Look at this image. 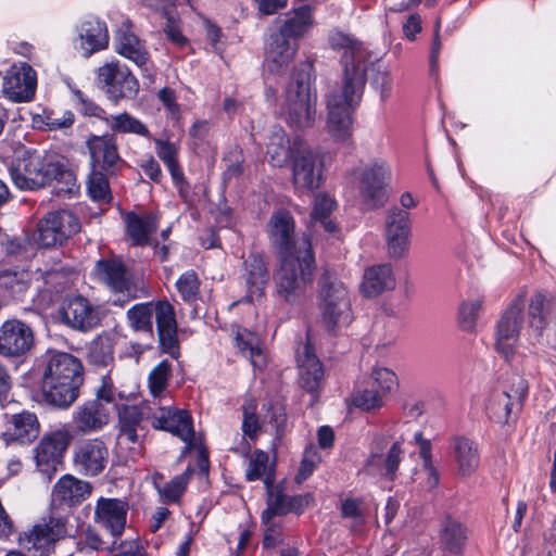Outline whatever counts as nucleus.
I'll use <instances>...</instances> for the list:
<instances>
[{
	"label": "nucleus",
	"instance_id": "nucleus-12",
	"mask_svg": "<svg viewBox=\"0 0 556 556\" xmlns=\"http://www.w3.org/2000/svg\"><path fill=\"white\" fill-rule=\"evenodd\" d=\"M73 435L65 427L47 432L34 448L36 467L50 480L62 466L63 456Z\"/></svg>",
	"mask_w": 556,
	"mask_h": 556
},
{
	"label": "nucleus",
	"instance_id": "nucleus-17",
	"mask_svg": "<svg viewBox=\"0 0 556 556\" xmlns=\"http://www.w3.org/2000/svg\"><path fill=\"white\" fill-rule=\"evenodd\" d=\"M108 460L109 450L101 439H83L73 447V467L83 476L100 475L105 469Z\"/></svg>",
	"mask_w": 556,
	"mask_h": 556
},
{
	"label": "nucleus",
	"instance_id": "nucleus-44",
	"mask_svg": "<svg viewBox=\"0 0 556 556\" xmlns=\"http://www.w3.org/2000/svg\"><path fill=\"white\" fill-rule=\"evenodd\" d=\"M440 536L441 543L452 553H459L467 540L466 529L451 517L442 521Z\"/></svg>",
	"mask_w": 556,
	"mask_h": 556
},
{
	"label": "nucleus",
	"instance_id": "nucleus-32",
	"mask_svg": "<svg viewBox=\"0 0 556 556\" xmlns=\"http://www.w3.org/2000/svg\"><path fill=\"white\" fill-rule=\"evenodd\" d=\"M40 434V422L36 414L23 410L13 414L8 422L7 430L3 432V439L7 443L17 442L29 444Z\"/></svg>",
	"mask_w": 556,
	"mask_h": 556
},
{
	"label": "nucleus",
	"instance_id": "nucleus-39",
	"mask_svg": "<svg viewBox=\"0 0 556 556\" xmlns=\"http://www.w3.org/2000/svg\"><path fill=\"white\" fill-rule=\"evenodd\" d=\"M235 341L240 353L250 359L255 369H262L267 364V356L261 339L254 332L238 328Z\"/></svg>",
	"mask_w": 556,
	"mask_h": 556
},
{
	"label": "nucleus",
	"instance_id": "nucleus-42",
	"mask_svg": "<svg viewBox=\"0 0 556 556\" xmlns=\"http://www.w3.org/2000/svg\"><path fill=\"white\" fill-rule=\"evenodd\" d=\"M453 453L458 471L462 476H470L479 466L477 446L466 438H456L453 441Z\"/></svg>",
	"mask_w": 556,
	"mask_h": 556
},
{
	"label": "nucleus",
	"instance_id": "nucleus-23",
	"mask_svg": "<svg viewBox=\"0 0 556 556\" xmlns=\"http://www.w3.org/2000/svg\"><path fill=\"white\" fill-rule=\"evenodd\" d=\"M60 313L65 325L84 332L96 328L100 323L99 307L81 295L67 296Z\"/></svg>",
	"mask_w": 556,
	"mask_h": 556
},
{
	"label": "nucleus",
	"instance_id": "nucleus-45",
	"mask_svg": "<svg viewBox=\"0 0 556 556\" xmlns=\"http://www.w3.org/2000/svg\"><path fill=\"white\" fill-rule=\"evenodd\" d=\"M105 122L114 132L135 134L146 138L150 137V131L146 125L128 113L111 115L105 118Z\"/></svg>",
	"mask_w": 556,
	"mask_h": 556
},
{
	"label": "nucleus",
	"instance_id": "nucleus-10",
	"mask_svg": "<svg viewBox=\"0 0 556 556\" xmlns=\"http://www.w3.org/2000/svg\"><path fill=\"white\" fill-rule=\"evenodd\" d=\"M527 291L520 290L501 316L495 331V349L507 361L511 359L520 341Z\"/></svg>",
	"mask_w": 556,
	"mask_h": 556
},
{
	"label": "nucleus",
	"instance_id": "nucleus-13",
	"mask_svg": "<svg viewBox=\"0 0 556 556\" xmlns=\"http://www.w3.org/2000/svg\"><path fill=\"white\" fill-rule=\"evenodd\" d=\"M80 230L77 217L67 210L49 213L39 224L34 240L43 248L62 245Z\"/></svg>",
	"mask_w": 556,
	"mask_h": 556
},
{
	"label": "nucleus",
	"instance_id": "nucleus-61",
	"mask_svg": "<svg viewBox=\"0 0 556 556\" xmlns=\"http://www.w3.org/2000/svg\"><path fill=\"white\" fill-rule=\"evenodd\" d=\"M73 93L76 97L77 110L80 113H83L86 116H94L104 121L105 118H108L105 115V111L101 109L99 105H97L93 101L85 97L80 90L74 89Z\"/></svg>",
	"mask_w": 556,
	"mask_h": 556
},
{
	"label": "nucleus",
	"instance_id": "nucleus-16",
	"mask_svg": "<svg viewBox=\"0 0 556 556\" xmlns=\"http://www.w3.org/2000/svg\"><path fill=\"white\" fill-rule=\"evenodd\" d=\"M113 45L117 54L135 63L141 70L142 77L151 84L154 83L155 70L150 53L128 25H123L116 30Z\"/></svg>",
	"mask_w": 556,
	"mask_h": 556
},
{
	"label": "nucleus",
	"instance_id": "nucleus-48",
	"mask_svg": "<svg viewBox=\"0 0 556 556\" xmlns=\"http://www.w3.org/2000/svg\"><path fill=\"white\" fill-rule=\"evenodd\" d=\"M30 274L27 270L0 271V288L7 290L13 298L22 295L28 288Z\"/></svg>",
	"mask_w": 556,
	"mask_h": 556
},
{
	"label": "nucleus",
	"instance_id": "nucleus-20",
	"mask_svg": "<svg viewBox=\"0 0 556 556\" xmlns=\"http://www.w3.org/2000/svg\"><path fill=\"white\" fill-rule=\"evenodd\" d=\"M152 426L155 429L165 430L184 441L188 448L198 446L194 435L192 418L185 409L174 406H161L152 415Z\"/></svg>",
	"mask_w": 556,
	"mask_h": 556
},
{
	"label": "nucleus",
	"instance_id": "nucleus-1",
	"mask_svg": "<svg viewBox=\"0 0 556 556\" xmlns=\"http://www.w3.org/2000/svg\"><path fill=\"white\" fill-rule=\"evenodd\" d=\"M83 370L76 356L60 351L49 352L40 382L45 403L60 409L72 406L79 394Z\"/></svg>",
	"mask_w": 556,
	"mask_h": 556
},
{
	"label": "nucleus",
	"instance_id": "nucleus-33",
	"mask_svg": "<svg viewBox=\"0 0 556 556\" xmlns=\"http://www.w3.org/2000/svg\"><path fill=\"white\" fill-rule=\"evenodd\" d=\"M298 364L302 388L308 392L317 391L324 377V370L311 343H305L298 351Z\"/></svg>",
	"mask_w": 556,
	"mask_h": 556
},
{
	"label": "nucleus",
	"instance_id": "nucleus-36",
	"mask_svg": "<svg viewBox=\"0 0 556 556\" xmlns=\"http://www.w3.org/2000/svg\"><path fill=\"white\" fill-rule=\"evenodd\" d=\"M314 26L313 10L309 5H302L290 12L282 21L277 33L285 39L296 42Z\"/></svg>",
	"mask_w": 556,
	"mask_h": 556
},
{
	"label": "nucleus",
	"instance_id": "nucleus-37",
	"mask_svg": "<svg viewBox=\"0 0 556 556\" xmlns=\"http://www.w3.org/2000/svg\"><path fill=\"white\" fill-rule=\"evenodd\" d=\"M97 275L115 293L130 294V281L125 265L118 260L99 261Z\"/></svg>",
	"mask_w": 556,
	"mask_h": 556
},
{
	"label": "nucleus",
	"instance_id": "nucleus-2",
	"mask_svg": "<svg viewBox=\"0 0 556 556\" xmlns=\"http://www.w3.org/2000/svg\"><path fill=\"white\" fill-rule=\"evenodd\" d=\"M13 184L22 190H35L56 181L58 192L72 193L76 187L75 174L63 159L55 154L26 152L11 168Z\"/></svg>",
	"mask_w": 556,
	"mask_h": 556
},
{
	"label": "nucleus",
	"instance_id": "nucleus-55",
	"mask_svg": "<svg viewBox=\"0 0 556 556\" xmlns=\"http://www.w3.org/2000/svg\"><path fill=\"white\" fill-rule=\"evenodd\" d=\"M199 279L193 270L184 273L177 280L176 287L185 301H194L199 294Z\"/></svg>",
	"mask_w": 556,
	"mask_h": 556
},
{
	"label": "nucleus",
	"instance_id": "nucleus-49",
	"mask_svg": "<svg viewBox=\"0 0 556 556\" xmlns=\"http://www.w3.org/2000/svg\"><path fill=\"white\" fill-rule=\"evenodd\" d=\"M369 387L384 399L387 394L391 393L397 387V378L391 369L376 367L372 369Z\"/></svg>",
	"mask_w": 556,
	"mask_h": 556
},
{
	"label": "nucleus",
	"instance_id": "nucleus-14",
	"mask_svg": "<svg viewBox=\"0 0 556 556\" xmlns=\"http://www.w3.org/2000/svg\"><path fill=\"white\" fill-rule=\"evenodd\" d=\"M267 233L278 256L298 254L302 241H305L308 249H312L311 238L304 233L301 236L295 233L294 218L286 210H279L271 215L267 225Z\"/></svg>",
	"mask_w": 556,
	"mask_h": 556
},
{
	"label": "nucleus",
	"instance_id": "nucleus-7",
	"mask_svg": "<svg viewBox=\"0 0 556 556\" xmlns=\"http://www.w3.org/2000/svg\"><path fill=\"white\" fill-rule=\"evenodd\" d=\"M316 94L311 89L309 74L305 71L294 73L288 85L281 115L294 129H306L316 119Z\"/></svg>",
	"mask_w": 556,
	"mask_h": 556
},
{
	"label": "nucleus",
	"instance_id": "nucleus-43",
	"mask_svg": "<svg viewBox=\"0 0 556 556\" xmlns=\"http://www.w3.org/2000/svg\"><path fill=\"white\" fill-rule=\"evenodd\" d=\"M126 226L129 237L136 244H148L150 235L157 228L156 216L150 213L142 216L128 213L126 215Z\"/></svg>",
	"mask_w": 556,
	"mask_h": 556
},
{
	"label": "nucleus",
	"instance_id": "nucleus-59",
	"mask_svg": "<svg viewBox=\"0 0 556 556\" xmlns=\"http://www.w3.org/2000/svg\"><path fill=\"white\" fill-rule=\"evenodd\" d=\"M269 457L263 451H256L250 459L245 477L249 481H254L267 473Z\"/></svg>",
	"mask_w": 556,
	"mask_h": 556
},
{
	"label": "nucleus",
	"instance_id": "nucleus-4",
	"mask_svg": "<svg viewBox=\"0 0 556 556\" xmlns=\"http://www.w3.org/2000/svg\"><path fill=\"white\" fill-rule=\"evenodd\" d=\"M364 87L365 78L362 71L348 72L343 85L328 94L326 130L334 140L346 141L352 136L351 110L359 103Z\"/></svg>",
	"mask_w": 556,
	"mask_h": 556
},
{
	"label": "nucleus",
	"instance_id": "nucleus-60",
	"mask_svg": "<svg viewBox=\"0 0 556 556\" xmlns=\"http://www.w3.org/2000/svg\"><path fill=\"white\" fill-rule=\"evenodd\" d=\"M264 526L263 546L274 548L283 543L282 526L280 521L269 519L268 522H262Z\"/></svg>",
	"mask_w": 556,
	"mask_h": 556
},
{
	"label": "nucleus",
	"instance_id": "nucleus-53",
	"mask_svg": "<svg viewBox=\"0 0 556 556\" xmlns=\"http://www.w3.org/2000/svg\"><path fill=\"white\" fill-rule=\"evenodd\" d=\"M170 375V365L167 361L159 363L149 375V388L154 397L163 394Z\"/></svg>",
	"mask_w": 556,
	"mask_h": 556
},
{
	"label": "nucleus",
	"instance_id": "nucleus-57",
	"mask_svg": "<svg viewBox=\"0 0 556 556\" xmlns=\"http://www.w3.org/2000/svg\"><path fill=\"white\" fill-rule=\"evenodd\" d=\"M320 462V456L316 447L309 446L304 451V455L299 468V472L295 477L299 483L306 480L315 470L316 466Z\"/></svg>",
	"mask_w": 556,
	"mask_h": 556
},
{
	"label": "nucleus",
	"instance_id": "nucleus-56",
	"mask_svg": "<svg viewBox=\"0 0 556 556\" xmlns=\"http://www.w3.org/2000/svg\"><path fill=\"white\" fill-rule=\"evenodd\" d=\"M353 404L366 412L380 408L383 405V399L375 390L366 388L355 392Z\"/></svg>",
	"mask_w": 556,
	"mask_h": 556
},
{
	"label": "nucleus",
	"instance_id": "nucleus-34",
	"mask_svg": "<svg viewBox=\"0 0 556 556\" xmlns=\"http://www.w3.org/2000/svg\"><path fill=\"white\" fill-rule=\"evenodd\" d=\"M395 287V278L391 265H372L365 269L361 283V292L364 296L375 298L384 291Z\"/></svg>",
	"mask_w": 556,
	"mask_h": 556
},
{
	"label": "nucleus",
	"instance_id": "nucleus-26",
	"mask_svg": "<svg viewBox=\"0 0 556 556\" xmlns=\"http://www.w3.org/2000/svg\"><path fill=\"white\" fill-rule=\"evenodd\" d=\"M329 45L332 49L343 52V80H346L348 72L354 73L356 71H362L363 77L366 79L365 56L367 53L362 42L349 34L333 29L329 34Z\"/></svg>",
	"mask_w": 556,
	"mask_h": 556
},
{
	"label": "nucleus",
	"instance_id": "nucleus-28",
	"mask_svg": "<svg viewBox=\"0 0 556 556\" xmlns=\"http://www.w3.org/2000/svg\"><path fill=\"white\" fill-rule=\"evenodd\" d=\"M128 505L118 498L98 500L94 521L106 529L113 538H119L126 527Z\"/></svg>",
	"mask_w": 556,
	"mask_h": 556
},
{
	"label": "nucleus",
	"instance_id": "nucleus-9",
	"mask_svg": "<svg viewBox=\"0 0 556 556\" xmlns=\"http://www.w3.org/2000/svg\"><path fill=\"white\" fill-rule=\"evenodd\" d=\"M324 160L301 137L294 138V157L291 163L292 184L300 192H312L324 182Z\"/></svg>",
	"mask_w": 556,
	"mask_h": 556
},
{
	"label": "nucleus",
	"instance_id": "nucleus-54",
	"mask_svg": "<svg viewBox=\"0 0 556 556\" xmlns=\"http://www.w3.org/2000/svg\"><path fill=\"white\" fill-rule=\"evenodd\" d=\"M88 192L90 198L99 203L111 201L109 181L101 173H92L88 181Z\"/></svg>",
	"mask_w": 556,
	"mask_h": 556
},
{
	"label": "nucleus",
	"instance_id": "nucleus-8",
	"mask_svg": "<svg viewBox=\"0 0 556 556\" xmlns=\"http://www.w3.org/2000/svg\"><path fill=\"white\" fill-rule=\"evenodd\" d=\"M319 306L329 329L348 326L352 320L348 290L333 275L325 274L319 280Z\"/></svg>",
	"mask_w": 556,
	"mask_h": 556
},
{
	"label": "nucleus",
	"instance_id": "nucleus-62",
	"mask_svg": "<svg viewBox=\"0 0 556 556\" xmlns=\"http://www.w3.org/2000/svg\"><path fill=\"white\" fill-rule=\"evenodd\" d=\"M165 17L166 24L164 26V33L167 39L178 47L185 46L187 38L181 33L179 18L174 16L170 12H166Z\"/></svg>",
	"mask_w": 556,
	"mask_h": 556
},
{
	"label": "nucleus",
	"instance_id": "nucleus-24",
	"mask_svg": "<svg viewBox=\"0 0 556 556\" xmlns=\"http://www.w3.org/2000/svg\"><path fill=\"white\" fill-rule=\"evenodd\" d=\"M409 214L399 207L389 210L386 216V240L392 257H403L409 249Z\"/></svg>",
	"mask_w": 556,
	"mask_h": 556
},
{
	"label": "nucleus",
	"instance_id": "nucleus-58",
	"mask_svg": "<svg viewBox=\"0 0 556 556\" xmlns=\"http://www.w3.org/2000/svg\"><path fill=\"white\" fill-rule=\"evenodd\" d=\"M90 359L97 365H108L113 359L112 344L109 339H99L91 343Z\"/></svg>",
	"mask_w": 556,
	"mask_h": 556
},
{
	"label": "nucleus",
	"instance_id": "nucleus-30",
	"mask_svg": "<svg viewBox=\"0 0 556 556\" xmlns=\"http://www.w3.org/2000/svg\"><path fill=\"white\" fill-rule=\"evenodd\" d=\"M77 31L78 36L74 41V48L84 58H89L109 46L106 25L97 18L85 20Z\"/></svg>",
	"mask_w": 556,
	"mask_h": 556
},
{
	"label": "nucleus",
	"instance_id": "nucleus-18",
	"mask_svg": "<svg viewBox=\"0 0 556 556\" xmlns=\"http://www.w3.org/2000/svg\"><path fill=\"white\" fill-rule=\"evenodd\" d=\"M31 327L17 318H10L0 325V355L5 358L25 356L34 346Z\"/></svg>",
	"mask_w": 556,
	"mask_h": 556
},
{
	"label": "nucleus",
	"instance_id": "nucleus-47",
	"mask_svg": "<svg viewBox=\"0 0 556 556\" xmlns=\"http://www.w3.org/2000/svg\"><path fill=\"white\" fill-rule=\"evenodd\" d=\"M193 470L188 468L180 476L174 477L169 482L163 486L159 485L154 479V485L161 496L163 503H177L186 491L190 477Z\"/></svg>",
	"mask_w": 556,
	"mask_h": 556
},
{
	"label": "nucleus",
	"instance_id": "nucleus-51",
	"mask_svg": "<svg viewBox=\"0 0 556 556\" xmlns=\"http://www.w3.org/2000/svg\"><path fill=\"white\" fill-rule=\"evenodd\" d=\"M481 299L464 301L458 308V325L464 331L472 332L476 329L479 313L482 309Z\"/></svg>",
	"mask_w": 556,
	"mask_h": 556
},
{
	"label": "nucleus",
	"instance_id": "nucleus-64",
	"mask_svg": "<svg viewBox=\"0 0 556 556\" xmlns=\"http://www.w3.org/2000/svg\"><path fill=\"white\" fill-rule=\"evenodd\" d=\"M258 428L260 425L255 416V405L250 403L244 406L242 431L244 435L253 439L256 435Z\"/></svg>",
	"mask_w": 556,
	"mask_h": 556
},
{
	"label": "nucleus",
	"instance_id": "nucleus-46",
	"mask_svg": "<svg viewBox=\"0 0 556 556\" xmlns=\"http://www.w3.org/2000/svg\"><path fill=\"white\" fill-rule=\"evenodd\" d=\"M336 208V201L327 193H318L315 198L314 208L311 214L312 223H320L327 232L336 230V224L329 218Z\"/></svg>",
	"mask_w": 556,
	"mask_h": 556
},
{
	"label": "nucleus",
	"instance_id": "nucleus-40",
	"mask_svg": "<svg viewBox=\"0 0 556 556\" xmlns=\"http://www.w3.org/2000/svg\"><path fill=\"white\" fill-rule=\"evenodd\" d=\"M245 270L247 298L249 301H254L264 294L268 282V270L264 261L255 255L245 261Z\"/></svg>",
	"mask_w": 556,
	"mask_h": 556
},
{
	"label": "nucleus",
	"instance_id": "nucleus-63",
	"mask_svg": "<svg viewBox=\"0 0 556 556\" xmlns=\"http://www.w3.org/2000/svg\"><path fill=\"white\" fill-rule=\"evenodd\" d=\"M371 85L379 93L381 101H386L390 98L392 92V78L387 71H377Z\"/></svg>",
	"mask_w": 556,
	"mask_h": 556
},
{
	"label": "nucleus",
	"instance_id": "nucleus-6",
	"mask_svg": "<svg viewBox=\"0 0 556 556\" xmlns=\"http://www.w3.org/2000/svg\"><path fill=\"white\" fill-rule=\"evenodd\" d=\"M391 176V167L383 159L359 162L348 172V179L357 190L359 201L366 210L384 206Z\"/></svg>",
	"mask_w": 556,
	"mask_h": 556
},
{
	"label": "nucleus",
	"instance_id": "nucleus-27",
	"mask_svg": "<svg viewBox=\"0 0 556 556\" xmlns=\"http://www.w3.org/2000/svg\"><path fill=\"white\" fill-rule=\"evenodd\" d=\"M298 49V42L285 39L275 33L271 34L265 49V70L276 76L285 74L292 63Z\"/></svg>",
	"mask_w": 556,
	"mask_h": 556
},
{
	"label": "nucleus",
	"instance_id": "nucleus-38",
	"mask_svg": "<svg viewBox=\"0 0 556 556\" xmlns=\"http://www.w3.org/2000/svg\"><path fill=\"white\" fill-rule=\"evenodd\" d=\"M266 154L273 166L282 167L294 157V140L291 141L282 128L275 127L268 137Z\"/></svg>",
	"mask_w": 556,
	"mask_h": 556
},
{
	"label": "nucleus",
	"instance_id": "nucleus-35",
	"mask_svg": "<svg viewBox=\"0 0 556 556\" xmlns=\"http://www.w3.org/2000/svg\"><path fill=\"white\" fill-rule=\"evenodd\" d=\"M403 454L401 442L395 441L386 456L372 453L366 462L365 470L370 476H380L393 481Z\"/></svg>",
	"mask_w": 556,
	"mask_h": 556
},
{
	"label": "nucleus",
	"instance_id": "nucleus-11",
	"mask_svg": "<svg viewBox=\"0 0 556 556\" xmlns=\"http://www.w3.org/2000/svg\"><path fill=\"white\" fill-rule=\"evenodd\" d=\"M96 80L105 94L115 101L134 99L139 92V81L129 67L112 59L97 68Z\"/></svg>",
	"mask_w": 556,
	"mask_h": 556
},
{
	"label": "nucleus",
	"instance_id": "nucleus-22",
	"mask_svg": "<svg viewBox=\"0 0 556 556\" xmlns=\"http://www.w3.org/2000/svg\"><path fill=\"white\" fill-rule=\"evenodd\" d=\"M66 533V520L60 516H49L34 526L22 542L28 551H34L42 556L48 554L53 544L64 538Z\"/></svg>",
	"mask_w": 556,
	"mask_h": 556
},
{
	"label": "nucleus",
	"instance_id": "nucleus-52",
	"mask_svg": "<svg viewBox=\"0 0 556 556\" xmlns=\"http://www.w3.org/2000/svg\"><path fill=\"white\" fill-rule=\"evenodd\" d=\"M117 445L122 451L127 450L129 457L132 460L141 455L142 446L138 440L137 431L132 426L124 425L121 428L119 434L117 437Z\"/></svg>",
	"mask_w": 556,
	"mask_h": 556
},
{
	"label": "nucleus",
	"instance_id": "nucleus-29",
	"mask_svg": "<svg viewBox=\"0 0 556 556\" xmlns=\"http://www.w3.org/2000/svg\"><path fill=\"white\" fill-rule=\"evenodd\" d=\"M111 407L100 400H90L78 406L73 415L76 430L83 434L101 431L110 420Z\"/></svg>",
	"mask_w": 556,
	"mask_h": 556
},
{
	"label": "nucleus",
	"instance_id": "nucleus-3",
	"mask_svg": "<svg viewBox=\"0 0 556 556\" xmlns=\"http://www.w3.org/2000/svg\"><path fill=\"white\" fill-rule=\"evenodd\" d=\"M279 257V266L274 274L275 292L279 299L289 303H300L313 282L315 257L305 241L301 242L298 254Z\"/></svg>",
	"mask_w": 556,
	"mask_h": 556
},
{
	"label": "nucleus",
	"instance_id": "nucleus-41",
	"mask_svg": "<svg viewBox=\"0 0 556 556\" xmlns=\"http://www.w3.org/2000/svg\"><path fill=\"white\" fill-rule=\"evenodd\" d=\"M88 147L93 161L101 164L105 170H114L122 163L112 137H93L88 141Z\"/></svg>",
	"mask_w": 556,
	"mask_h": 556
},
{
	"label": "nucleus",
	"instance_id": "nucleus-21",
	"mask_svg": "<svg viewBox=\"0 0 556 556\" xmlns=\"http://www.w3.org/2000/svg\"><path fill=\"white\" fill-rule=\"evenodd\" d=\"M37 76L31 66L25 62L13 64L3 77L2 92L11 101L28 102L36 91Z\"/></svg>",
	"mask_w": 556,
	"mask_h": 556
},
{
	"label": "nucleus",
	"instance_id": "nucleus-31",
	"mask_svg": "<svg viewBox=\"0 0 556 556\" xmlns=\"http://www.w3.org/2000/svg\"><path fill=\"white\" fill-rule=\"evenodd\" d=\"M91 490L89 482L72 475H64L53 486L52 503L72 507L84 502L91 494Z\"/></svg>",
	"mask_w": 556,
	"mask_h": 556
},
{
	"label": "nucleus",
	"instance_id": "nucleus-50",
	"mask_svg": "<svg viewBox=\"0 0 556 556\" xmlns=\"http://www.w3.org/2000/svg\"><path fill=\"white\" fill-rule=\"evenodd\" d=\"M74 123V114L71 111L43 112L34 117V124L37 127L46 126L49 130H59L70 128Z\"/></svg>",
	"mask_w": 556,
	"mask_h": 556
},
{
	"label": "nucleus",
	"instance_id": "nucleus-15",
	"mask_svg": "<svg viewBox=\"0 0 556 556\" xmlns=\"http://www.w3.org/2000/svg\"><path fill=\"white\" fill-rule=\"evenodd\" d=\"M528 394V383L520 376H513L509 386L490 397L486 410L491 419L501 425H507L513 416L520 410Z\"/></svg>",
	"mask_w": 556,
	"mask_h": 556
},
{
	"label": "nucleus",
	"instance_id": "nucleus-5",
	"mask_svg": "<svg viewBox=\"0 0 556 556\" xmlns=\"http://www.w3.org/2000/svg\"><path fill=\"white\" fill-rule=\"evenodd\" d=\"M155 315L159 340L164 352L172 357L179 356L177 323L175 311L167 301L147 302L136 304L127 311V320L130 328L142 332L149 338L153 337L152 316Z\"/></svg>",
	"mask_w": 556,
	"mask_h": 556
},
{
	"label": "nucleus",
	"instance_id": "nucleus-25",
	"mask_svg": "<svg viewBox=\"0 0 556 556\" xmlns=\"http://www.w3.org/2000/svg\"><path fill=\"white\" fill-rule=\"evenodd\" d=\"M555 303L552 296L535 292L528 307L530 336L535 342L543 343L554 318Z\"/></svg>",
	"mask_w": 556,
	"mask_h": 556
},
{
	"label": "nucleus",
	"instance_id": "nucleus-19",
	"mask_svg": "<svg viewBox=\"0 0 556 556\" xmlns=\"http://www.w3.org/2000/svg\"><path fill=\"white\" fill-rule=\"evenodd\" d=\"M264 482L267 489V498L266 508L261 516L262 522H268L269 519L290 513L301 514L313 501L309 494L288 496L280 485H273L269 475L266 476Z\"/></svg>",
	"mask_w": 556,
	"mask_h": 556
}]
</instances>
